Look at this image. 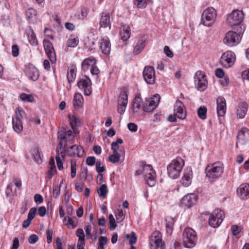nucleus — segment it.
<instances>
[{
    "mask_svg": "<svg viewBox=\"0 0 249 249\" xmlns=\"http://www.w3.org/2000/svg\"><path fill=\"white\" fill-rule=\"evenodd\" d=\"M184 165V161L180 157L173 160L167 166V170L168 177L172 179L178 178Z\"/></svg>",
    "mask_w": 249,
    "mask_h": 249,
    "instance_id": "1",
    "label": "nucleus"
},
{
    "mask_svg": "<svg viewBox=\"0 0 249 249\" xmlns=\"http://www.w3.org/2000/svg\"><path fill=\"white\" fill-rule=\"evenodd\" d=\"M245 31V27L237 28L236 31L228 32L223 39V42L230 47H233L238 44L241 39V36Z\"/></svg>",
    "mask_w": 249,
    "mask_h": 249,
    "instance_id": "2",
    "label": "nucleus"
},
{
    "mask_svg": "<svg viewBox=\"0 0 249 249\" xmlns=\"http://www.w3.org/2000/svg\"><path fill=\"white\" fill-rule=\"evenodd\" d=\"M143 174L147 184L150 187L154 186L156 184V174L152 166L150 164H143L142 170L136 171V175Z\"/></svg>",
    "mask_w": 249,
    "mask_h": 249,
    "instance_id": "3",
    "label": "nucleus"
},
{
    "mask_svg": "<svg viewBox=\"0 0 249 249\" xmlns=\"http://www.w3.org/2000/svg\"><path fill=\"white\" fill-rule=\"evenodd\" d=\"M206 216L208 218L209 224L213 228H217L220 226L224 218V212L220 209L215 210L212 213H203L201 218Z\"/></svg>",
    "mask_w": 249,
    "mask_h": 249,
    "instance_id": "4",
    "label": "nucleus"
},
{
    "mask_svg": "<svg viewBox=\"0 0 249 249\" xmlns=\"http://www.w3.org/2000/svg\"><path fill=\"white\" fill-rule=\"evenodd\" d=\"M244 18V15L242 11L239 10H233L229 14L227 18V24L231 27L236 26L237 28L245 27L242 24Z\"/></svg>",
    "mask_w": 249,
    "mask_h": 249,
    "instance_id": "5",
    "label": "nucleus"
},
{
    "mask_svg": "<svg viewBox=\"0 0 249 249\" xmlns=\"http://www.w3.org/2000/svg\"><path fill=\"white\" fill-rule=\"evenodd\" d=\"M217 17L216 10L212 7H208L203 12L201 23L207 27H211L214 23Z\"/></svg>",
    "mask_w": 249,
    "mask_h": 249,
    "instance_id": "6",
    "label": "nucleus"
},
{
    "mask_svg": "<svg viewBox=\"0 0 249 249\" xmlns=\"http://www.w3.org/2000/svg\"><path fill=\"white\" fill-rule=\"evenodd\" d=\"M224 172L223 164L220 162H215L206 168L207 176L212 179L220 177Z\"/></svg>",
    "mask_w": 249,
    "mask_h": 249,
    "instance_id": "7",
    "label": "nucleus"
},
{
    "mask_svg": "<svg viewBox=\"0 0 249 249\" xmlns=\"http://www.w3.org/2000/svg\"><path fill=\"white\" fill-rule=\"evenodd\" d=\"M183 241L185 247L192 248L196 244L197 237L196 231L191 228H186L183 232Z\"/></svg>",
    "mask_w": 249,
    "mask_h": 249,
    "instance_id": "8",
    "label": "nucleus"
},
{
    "mask_svg": "<svg viewBox=\"0 0 249 249\" xmlns=\"http://www.w3.org/2000/svg\"><path fill=\"white\" fill-rule=\"evenodd\" d=\"M194 82L196 88L198 90L204 91L207 87L206 76L201 71H197L194 76Z\"/></svg>",
    "mask_w": 249,
    "mask_h": 249,
    "instance_id": "9",
    "label": "nucleus"
},
{
    "mask_svg": "<svg viewBox=\"0 0 249 249\" xmlns=\"http://www.w3.org/2000/svg\"><path fill=\"white\" fill-rule=\"evenodd\" d=\"M77 86L85 96H89L92 91V82L90 78L85 76L77 82Z\"/></svg>",
    "mask_w": 249,
    "mask_h": 249,
    "instance_id": "10",
    "label": "nucleus"
},
{
    "mask_svg": "<svg viewBox=\"0 0 249 249\" xmlns=\"http://www.w3.org/2000/svg\"><path fill=\"white\" fill-rule=\"evenodd\" d=\"M235 61V55L231 51H227L223 53L220 57L221 64L224 67L228 68L233 65Z\"/></svg>",
    "mask_w": 249,
    "mask_h": 249,
    "instance_id": "11",
    "label": "nucleus"
},
{
    "mask_svg": "<svg viewBox=\"0 0 249 249\" xmlns=\"http://www.w3.org/2000/svg\"><path fill=\"white\" fill-rule=\"evenodd\" d=\"M160 100L159 95H154L151 98L146 100L143 106V110L145 112H150L158 106Z\"/></svg>",
    "mask_w": 249,
    "mask_h": 249,
    "instance_id": "12",
    "label": "nucleus"
},
{
    "mask_svg": "<svg viewBox=\"0 0 249 249\" xmlns=\"http://www.w3.org/2000/svg\"><path fill=\"white\" fill-rule=\"evenodd\" d=\"M143 77L148 84H153L155 81V70L152 66H146L143 71Z\"/></svg>",
    "mask_w": 249,
    "mask_h": 249,
    "instance_id": "13",
    "label": "nucleus"
},
{
    "mask_svg": "<svg viewBox=\"0 0 249 249\" xmlns=\"http://www.w3.org/2000/svg\"><path fill=\"white\" fill-rule=\"evenodd\" d=\"M24 71L25 75L30 80L35 81L38 79L39 72L33 65L28 64L25 65Z\"/></svg>",
    "mask_w": 249,
    "mask_h": 249,
    "instance_id": "14",
    "label": "nucleus"
},
{
    "mask_svg": "<svg viewBox=\"0 0 249 249\" xmlns=\"http://www.w3.org/2000/svg\"><path fill=\"white\" fill-rule=\"evenodd\" d=\"M197 200V196L195 194H187L182 198L180 205L182 207L190 208L196 204Z\"/></svg>",
    "mask_w": 249,
    "mask_h": 249,
    "instance_id": "15",
    "label": "nucleus"
},
{
    "mask_svg": "<svg viewBox=\"0 0 249 249\" xmlns=\"http://www.w3.org/2000/svg\"><path fill=\"white\" fill-rule=\"evenodd\" d=\"M149 245L151 249H157L159 247L163 249L164 244L162 242L160 234L159 232H155L150 236Z\"/></svg>",
    "mask_w": 249,
    "mask_h": 249,
    "instance_id": "16",
    "label": "nucleus"
},
{
    "mask_svg": "<svg viewBox=\"0 0 249 249\" xmlns=\"http://www.w3.org/2000/svg\"><path fill=\"white\" fill-rule=\"evenodd\" d=\"M43 45L46 53L50 61L52 63L55 62L56 60V54L52 43L49 41L44 40Z\"/></svg>",
    "mask_w": 249,
    "mask_h": 249,
    "instance_id": "17",
    "label": "nucleus"
},
{
    "mask_svg": "<svg viewBox=\"0 0 249 249\" xmlns=\"http://www.w3.org/2000/svg\"><path fill=\"white\" fill-rule=\"evenodd\" d=\"M128 103V95L126 91H123L120 94L118 100L117 111L121 114L125 111Z\"/></svg>",
    "mask_w": 249,
    "mask_h": 249,
    "instance_id": "18",
    "label": "nucleus"
},
{
    "mask_svg": "<svg viewBox=\"0 0 249 249\" xmlns=\"http://www.w3.org/2000/svg\"><path fill=\"white\" fill-rule=\"evenodd\" d=\"M237 141L236 146L239 144L244 145L249 142V129L243 128L239 132L237 136Z\"/></svg>",
    "mask_w": 249,
    "mask_h": 249,
    "instance_id": "19",
    "label": "nucleus"
},
{
    "mask_svg": "<svg viewBox=\"0 0 249 249\" xmlns=\"http://www.w3.org/2000/svg\"><path fill=\"white\" fill-rule=\"evenodd\" d=\"M217 104V114L219 117H224L225 115L227 106L225 99L222 97L219 96L216 99Z\"/></svg>",
    "mask_w": 249,
    "mask_h": 249,
    "instance_id": "20",
    "label": "nucleus"
},
{
    "mask_svg": "<svg viewBox=\"0 0 249 249\" xmlns=\"http://www.w3.org/2000/svg\"><path fill=\"white\" fill-rule=\"evenodd\" d=\"M174 113L178 119L183 120L185 118L186 112L183 104L180 101H177L176 102L174 107Z\"/></svg>",
    "mask_w": 249,
    "mask_h": 249,
    "instance_id": "21",
    "label": "nucleus"
},
{
    "mask_svg": "<svg viewBox=\"0 0 249 249\" xmlns=\"http://www.w3.org/2000/svg\"><path fill=\"white\" fill-rule=\"evenodd\" d=\"M100 48L102 52L105 55H108L111 51V43L107 36H104L100 41Z\"/></svg>",
    "mask_w": 249,
    "mask_h": 249,
    "instance_id": "22",
    "label": "nucleus"
},
{
    "mask_svg": "<svg viewBox=\"0 0 249 249\" xmlns=\"http://www.w3.org/2000/svg\"><path fill=\"white\" fill-rule=\"evenodd\" d=\"M68 154L71 157L77 155L78 157H82L84 155V151L81 146L76 144L72 145L67 149Z\"/></svg>",
    "mask_w": 249,
    "mask_h": 249,
    "instance_id": "23",
    "label": "nucleus"
},
{
    "mask_svg": "<svg viewBox=\"0 0 249 249\" xmlns=\"http://www.w3.org/2000/svg\"><path fill=\"white\" fill-rule=\"evenodd\" d=\"M193 171L191 168H187L183 173L181 182L185 187L190 186L192 183Z\"/></svg>",
    "mask_w": 249,
    "mask_h": 249,
    "instance_id": "24",
    "label": "nucleus"
},
{
    "mask_svg": "<svg viewBox=\"0 0 249 249\" xmlns=\"http://www.w3.org/2000/svg\"><path fill=\"white\" fill-rule=\"evenodd\" d=\"M238 195L242 198L249 197V183H243L237 189Z\"/></svg>",
    "mask_w": 249,
    "mask_h": 249,
    "instance_id": "25",
    "label": "nucleus"
},
{
    "mask_svg": "<svg viewBox=\"0 0 249 249\" xmlns=\"http://www.w3.org/2000/svg\"><path fill=\"white\" fill-rule=\"evenodd\" d=\"M146 38L145 36H141L138 40L136 45L134 46L133 53L135 54H139L145 46Z\"/></svg>",
    "mask_w": 249,
    "mask_h": 249,
    "instance_id": "26",
    "label": "nucleus"
},
{
    "mask_svg": "<svg viewBox=\"0 0 249 249\" xmlns=\"http://www.w3.org/2000/svg\"><path fill=\"white\" fill-rule=\"evenodd\" d=\"M248 109V105L245 102L240 104L237 108V117L239 119L245 117Z\"/></svg>",
    "mask_w": 249,
    "mask_h": 249,
    "instance_id": "27",
    "label": "nucleus"
},
{
    "mask_svg": "<svg viewBox=\"0 0 249 249\" xmlns=\"http://www.w3.org/2000/svg\"><path fill=\"white\" fill-rule=\"evenodd\" d=\"M165 222L166 233L171 235L173 231L175 221L172 217L166 216L165 218Z\"/></svg>",
    "mask_w": 249,
    "mask_h": 249,
    "instance_id": "28",
    "label": "nucleus"
},
{
    "mask_svg": "<svg viewBox=\"0 0 249 249\" xmlns=\"http://www.w3.org/2000/svg\"><path fill=\"white\" fill-rule=\"evenodd\" d=\"M84 99L82 94L80 93H76L74 94L73 100V105L75 108H79L83 106Z\"/></svg>",
    "mask_w": 249,
    "mask_h": 249,
    "instance_id": "29",
    "label": "nucleus"
},
{
    "mask_svg": "<svg viewBox=\"0 0 249 249\" xmlns=\"http://www.w3.org/2000/svg\"><path fill=\"white\" fill-rule=\"evenodd\" d=\"M96 64V60L93 57H89L85 59L82 63V69L84 71H87L90 66L91 67L92 66Z\"/></svg>",
    "mask_w": 249,
    "mask_h": 249,
    "instance_id": "30",
    "label": "nucleus"
},
{
    "mask_svg": "<svg viewBox=\"0 0 249 249\" xmlns=\"http://www.w3.org/2000/svg\"><path fill=\"white\" fill-rule=\"evenodd\" d=\"M131 30L128 25H123L120 32L121 38L123 41L127 40L130 37Z\"/></svg>",
    "mask_w": 249,
    "mask_h": 249,
    "instance_id": "31",
    "label": "nucleus"
},
{
    "mask_svg": "<svg viewBox=\"0 0 249 249\" xmlns=\"http://www.w3.org/2000/svg\"><path fill=\"white\" fill-rule=\"evenodd\" d=\"M13 128L17 133H20L23 130V125L21 120L18 118H12Z\"/></svg>",
    "mask_w": 249,
    "mask_h": 249,
    "instance_id": "32",
    "label": "nucleus"
},
{
    "mask_svg": "<svg viewBox=\"0 0 249 249\" xmlns=\"http://www.w3.org/2000/svg\"><path fill=\"white\" fill-rule=\"evenodd\" d=\"M100 25L101 27L104 28L110 27V18L108 14L105 13H102Z\"/></svg>",
    "mask_w": 249,
    "mask_h": 249,
    "instance_id": "33",
    "label": "nucleus"
},
{
    "mask_svg": "<svg viewBox=\"0 0 249 249\" xmlns=\"http://www.w3.org/2000/svg\"><path fill=\"white\" fill-rule=\"evenodd\" d=\"M68 118L72 128L75 133H76L75 129L81 123L80 119L74 114L69 115Z\"/></svg>",
    "mask_w": 249,
    "mask_h": 249,
    "instance_id": "34",
    "label": "nucleus"
},
{
    "mask_svg": "<svg viewBox=\"0 0 249 249\" xmlns=\"http://www.w3.org/2000/svg\"><path fill=\"white\" fill-rule=\"evenodd\" d=\"M78 43L79 38L76 35H70L67 42L68 46L72 48L76 47Z\"/></svg>",
    "mask_w": 249,
    "mask_h": 249,
    "instance_id": "35",
    "label": "nucleus"
},
{
    "mask_svg": "<svg viewBox=\"0 0 249 249\" xmlns=\"http://www.w3.org/2000/svg\"><path fill=\"white\" fill-rule=\"evenodd\" d=\"M76 76V70L74 67L69 68L67 73V79L69 83H73Z\"/></svg>",
    "mask_w": 249,
    "mask_h": 249,
    "instance_id": "36",
    "label": "nucleus"
},
{
    "mask_svg": "<svg viewBox=\"0 0 249 249\" xmlns=\"http://www.w3.org/2000/svg\"><path fill=\"white\" fill-rule=\"evenodd\" d=\"M26 16L30 22H34L36 18V12L33 8H29L26 12Z\"/></svg>",
    "mask_w": 249,
    "mask_h": 249,
    "instance_id": "37",
    "label": "nucleus"
},
{
    "mask_svg": "<svg viewBox=\"0 0 249 249\" xmlns=\"http://www.w3.org/2000/svg\"><path fill=\"white\" fill-rule=\"evenodd\" d=\"M65 154L63 151L61 152V157L59 153V150L57 152V155L55 157L56 163L58 168L59 170H61L63 169L62 159L64 158Z\"/></svg>",
    "mask_w": 249,
    "mask_h": 249,
    "instance_id": "38",
    "label": "nucleus"
},
{
    "mask_svg": "<svg viewBox=\"0 0 249 249\" xmlns=\"http://www.w3.org/2000/svg\"><path fill=\"white\" fill-rule=\"evenodd\" d=\"M142 99L141 98L136 97L133 102V110L134 112H137L140 108Z\"/></svg>",
    "mask_w": 249,
    "mask_h": 249,
    "instance_id": "39",
    "label": "nucleus"
},
{
    "mask_svg": "<svg viewBox=\"0 0 249 249\" xmlns=\"http://www.w3.org/2000/svg\"><path fill=\"white\" fill-rule=\"evenodd\" d=\"M207 108L204 106H201L197 109V114L198 117L202 119L205 120L206 117V113H207Z\"/></svg>",
    "mask_w": 249,
    "mask_h": 249,
    "instance_id": "40",
    "label": "nucleus"
},
{
    "mask_svg": "<svg viewBox=\"0 0 249 249\" xmlns=\"http://www.w3.org/2000/svg\"><path fill=\"white\" fill-rule=\"evenodd\" d=\"M150 0H134V4L138 8H144Z\"/></svg>",
    "mask_w": 249,
    "mask_h": 249,
    "instance_id": "41",
    "label": "nucleus"
},
{
    "mask_svg": "<svg viewBox=\"0 0 249 249\" xmlns=\"http://www.w3.org/2000/svg\"><path fill=\"white\" fill-rule=\"evenodd\" d=\"M107 191V186L106 184H102L98 190V193L100 196L106 198Z\"/></svg>",
    "mask_w": 249,
    "mask_h": 249,
    "instance_id": "42",
    "label": "nucleus"
},
{
    "mask_svg": "<svg viewBox=\"0 0 249 249\" xmlns=\"http://www.w3.org/2000/svg\"><path fill=\"white\" fill-rule=\"evenodd\" d=\"M125 211L123 209H120L117 210V212L115 213V216L117 220L120 222L123 221L125 217Z\"/></svg>",
    "mask_w": 249,
    "mask_h": 249,
    "instance_id": "43",
    "label": "nucleus"
},
{
    "mask_svg": "<svg viewBox=\"0 0 249 249\" xmlns=\"http://www.w3.org/2000/svg\"><path fill=\"white\" fill-rule=\"evenodd\" d=\"M120 157V153H113V154L109 156L108 160L110 162L116 163L119 161Z\"/></svg>",
    "mask_w": 249,
    "mask_h": 249,
    "instance_id": "44",
    "label": "nucleus"
},
{
    "mask_svg": "<svg viewBox=\"0 0 249 249\" xmlns=\"http://www.w3.org/2000/svg\"><path fill=\"white\" fill-rule=\"evenodd\" d=\"M76 175V163L75 161L72 160L71 163V176L74 178Z\"/></svg>",
    "mask_w": 249,
    "mask_h": 249,
    "instance_id": "45",
    "label": "nucleus"
},
{
    "mask_svg": "<svg viewBox=\"0 0 249 249\" xmlns=\"http://www.w3.org/2000/svg\"><path fill=\"white\" fill-rule=\"evenodd\" d=\"M109 221V228L111 231L113 230L117 226L115 219L112 214L108 216Z\"/></svg>",
    "mask_w": 249,
    "mask_h": 249,
    "instance_id": "46",
    "label": "nucleus"
},
{
    "mask_svg": "<svg viewBox=\"0 0 249 249\" xmlns=\"http://www.w3.org/2000/svg\"><path fill=\"white\" fill-rule=\"evenodd\" d=\"M126 237L129 239V244L131 246H133V244L136 243L137 237L134 232H132L130 235L127 234Z\"/></svg>",
    "mask_w": 249,
    "mask_h": 249,
    "instance_id": "47",
    "label": "nucleus"
},
{
    "mask_svg": "<svg viewBox=\"0 0 249 249\" xmlns=\"http://www.w3.org/2000/svg\"><path fill=\"white\" fill-rule=\"evenodd\" d=\"M56 172V167L55 165H51L50 169L47 173V178L49 179H51L53 176L55 174Z\"/></svg>",
    "mask_w": 249,
    "mask_h": 249,
    "instance_id": "48",
    "label": "nucleus"
},
{
    "mask_svg": "<svg viewBox=\"0 0 249 249\" xmlns=\"http://www.w3.org/2000/svg\"><path fill=\"white\" fill-rule=\"evenodd\" d=\"M89 13V9L87 7H83L81 10V14L79 16V18L80 19H84L88 15Z\"/></svg>",
    "mask_w": 249,
    "mask_h": 249,
    "instance_id": "49",
    "label": "nucleus"
},
{
    "mask_svg": "<svg viewBox=\"0 0 249 249\" xmlns=\"http://www.w3.org/2000/svg\"><path fill=\"white\" fill-rule=\"evenodd\" d=\"M20 99L23 101L30 102H31L33 101V97L32 96L28 95L26 93H22L20 95Z\"/></svg>",
    "mask_w": 249,
    "mask_h": 249,
    "instance_id": "50",
    "label": "nucleus"
},
{
    "mask_svg": "<svg viewBox=\"0 0 249 249\" xmlns=\"http://www.w3.org/2000/svg\"><path fill=\"white\" fill-rule=\"evenodd\" d=\"M24 111L21 108H18L15 111V116L14 118H18V119H21L24 117Z\"/></svg>",
    "mask_w": 249,
    "mask_h": 249,
    "instance_id": "51",
    "label": "nucleus"
},
{
    "mask_svg": "<svg viewBox=\"0 0 249 249\" xmlns=\"http://www.w3.org/2000/svg\"><path fill=\"white\" fill-rule=\"evenodd\" d=\"M76 234L78 237V240H85V236L83 229H78L76 231Z\"/></svg>",
    "mask_w": 249,
    "mask_h": 249,
    "instance_id": "52",
    "label": "nucleus"
},
{
    "mask_svg": "<svg viewBox=\"0 0 249 249\" xmlns=\"http://www.w3.org/2000/svg\"><path fill=\"white\" fill-rule=\"evenodd\" d=\"M101 162L100 161L98 160L96 162V171L98 173H101L105 170V168L104 166H101Z\"/></svg>",
    "mask_w": 249,
    "mask_h": 249,
    "instance_id": "53",
    "label": "nucleus"
},
{
    "mask_svg": "<svg viewBox=\"0 0 249 249\" xmlns=\"http://www.w3.org/2000/svg\"><path fill=\"white\" fill-rule=\"evenodd\" d=\"M53 231L51 229H48L46 231L47 242L48 244H50L52 241V237Z\"/></svg>",
    "mask_w": 249,
    "mask_h": 249,
    "instance_id": "54",
    "label": "nucleus"
},
{
    "mask_svg": "<svg viewBox=\"0 0 249 249\" xmlns=\"http://www.w3.org/2000/svg\"><path fill=\"white\" fill-rule=\"evenodd\" d=\"M36 208H32L28 213V218L30 219V220L33 219V218L35 217L36 213Z\"/></svg>",
    "mask_w": 249,
    "mask_h": 249,
    "instance_id": "55",
    "label": "nucleus"
},
{
    "mask_svg": "<svg viewBox=\"0 0 249 249\" xmlns=\"http://www.w3.org/2000/svg\"><path fill=\"white\" fill-rule=\"evenodd\" d=\"M163 51L167 56L170 58H172L173 57L174 54L168 46H165L164 47Z\"/></svg>",
    "mask_w": 249,
    "mask_h": 249,
    "instance_id": "56",
    "label": "nucleus"
},
{
    "mask_svg": "<svg viewBox=\"0 0 249 249\" xmlns=\"http://www.w3.org/2000/svg\"><path fill=\"white\" fill-rule=\"evenodd\" d=\"M12 53L14 57H17L19 54V49L17 45H13L12 47Z\"/></svg>",
    "mask_w": 249,
    "mask_h": 249,
    "instance_id": "57",
    "label": "nucleus"
},
{
    "mask_svg": "<svg viewBox=\"0 0 249 249\" xmlns=\"http://www.w3.org/2000/svg\"><path fill=\"white\" fill-rule=\"evenodd\" d=\"M87 164L89 166H93L96 164V159L94 157H89L86 160Z\"/></svg>",
    "mask_w": 249,
    "mask_h": 249,
    "instance_id": "58",
    "label": "nucleus"
},
{
    "mask_svg": "<svg viewBox=\"0 0 249 249\" xmlns=\"http://www.w3.org/2000/svg\"><path fill=\"white\" fill-rule=\"evenodd\" d=\"M33 158L35 161L37 163L39 164L42 162V160L40 157V154L38 151L36 152L35 153L33 154Z\"/></svg>",
    "mask_w": 249,
    "mask_h": 249,
    "instance_id": "59",
    "label": "nucleus"
},
{
    "mask_svg": "<svg viewBox=\"0 0 249 249\" xmlns=\"http://www.w3.org/2000/svg\"><path fill=\"white\" fill-rule=\"evenodd\" d=\"M38 240V236L36 234L30 235L28 238V241L30 244H35Z\"/></svg>",
    "mask_w": 249,
    "mask_h": 249,
    "instance_id": "60",
    "label": "nucleus"
},
{
    "mask_svg": "<svg viewBox=\"0 0 249 249\" xmlns=\"http://www.w3.org/2000/svg\"><path fill=\"white\" fill-rule=\"evenodd\" d=\"M55 249H63V244L59 237H57L55 241Z\"/></svg>",
    "mask_w": 249,
    "mask_h": 249,
    "instance_id": "61",
    "label": "nucleus"
},
{
    "mask_svg": "<svg viewBox=\"0 0 249 249\" xmlns=\"http://www.w3.org/2000/svg\"><path fill=\"white\" fill-rule=\"evenodd\" d=\"M34 200L36 204H39L43 202V198L40 194H36L34 196Z\"/></svg>",
    "mask_w": 249,
    "mask_h": 249,
    "instance_id": "62",
    "label": "nucleus"
},
{
    "mask_svg": "<svg viewBox=\"0 0 249 249\" xmlns=\"http://www.w3.org/2000/svg\"><path fill=\"white\" fill-rule=\"evenodd\" d=\"M127 127L128 129L132 132H136L138 129V126L137 124L133 123H130L128 124Z\"/></svg>",
    "mask_w": 249,
    "mask_h": 249,
    "instance_id": "63",
    "label": "nucleus"
},
{
    "mask_svg": "<svg viewBox=\"0 0 249 249\" xmlns=\"http://www.w3.org/2000/svg\"><path fill=\"white\" fill-rule=\"evenodd\" d=\"M231 230L232 232V234L234 235H237L241 231V229L237 225H233L231 226Z\"/></svg>",
    "mask_w": 249,
    "mask_h": 249,
    "instance_id": "64",
    "label": "nucleus"
}]
</instances>
